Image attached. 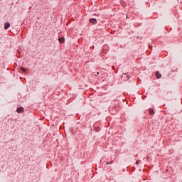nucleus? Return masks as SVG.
Segmentation results:
<instances>
[{
    "instance_id": "nucleus-1",
    "label": "nucleus",
    "mask_w": 182,
    "mask_h": 182,
    "mask_svg": "<svg viewBox=\"0 0 182 182\" xmlns=\"http://www.w3.org/2000/svg\"><path fill=\"white\" fill-rule=\"evenodd\" d=\"M90 22H91L92 25H96L97 23V20H96V18H91L90 19Z\"/></svg>"
},
{
    "instance_id": "nucleus-2",
    "label": "nucleus",
    "mask_w": 182,
    "mask_h": 182,
    "mask_svg": "<svg viewBox=\"0 0 182 182\" xmlns=\"http://www.w3.org/2000/svg\"><path fill=\"white\" fill-rule=\"evenodd\" d=\"M11 26V23H9V22H6L5 24H4V29L7 30V29H9V27Z\"/></svg>"
},
{
    "instance_id": "nucleus-3",
    "label": "nucleus",
    "mask_w": 182,
    "mask_h": 182,
    "mask_svg": "<svg viewBox=\"0 0 182 182\" xmlns=\"http://www.w3.org/2000/svg\"><path fill=\"white\" fill-rule=\"evenodd\" d=\"M24 110L25 109H23V107H19L18 109H16V112L17 113H23Z\"/></svg>"
},
{
    "instance_id": "nucleus-4",
    "label": "nucleus",
    "mask_w": 182,
    "mask_h": 182,
    "mask_svg": "<svg viewBox=\"0 0 182 182\" xmlns=\"http://www.w3.org/2000/svg\"><path fill=\"white\" fill-rule=\"evenodd\" d=\"M20 69L21 72H23V73H27L28 72V70L23 67H21Z\"/></svg>"
},
{
    "instance_id": "nucleus-5",
    "label": "nucleus",
    "mask_w": 182,
    "mask_h": 182,
    "mask_svg": "<svg viewBox=\"0 0 182 182\" xmlns=\"http://www.w3.org/2000/svg\"><path fill=\"white\" fill-rule=\"evenodd\" d=\"M156 76L157 77V79H160V77H161V74L160 73H159V71L156 72Z\"/></svg>"
},
{
    "instance_id": "nucleus-6",
    "label": "nucleus",
    "mask_w": 182,
    "mask_h": 182,
    "mask_svg": "<svg viewBox=\"0 0 182 182\" xmlns=\"http://www.w3.org/2000/svg\"><path fill=\"white\" fill-rule=\"evenodd\" d=\"M59 42H60V43H63V42H65V38H60Z\"/></svg>"
},
{
    "instance_id": "nucleus-7",
    "label": "nucleus",
    "mask_w": 182,
    "mask_h": 182,
    "mask_svg": "<svg viewBox=\"0 0 182 182\" xmlns=\"http://www.w3.org/2000/svg\"><path fill=\"white\" fill-rule=\"evenodd\" d=\"M149 114H154V111L152 109H149Z\"/></svg>"
},
{
    "instance_id": "nucleus-8",
    "label": "nucleus",
    "mask_w": 182,
    "mask_h": 182,
    "mask_svg": "<svg viewBox=\"0 0 182 182\" xmlns=\"http://www.w3.org/2000/svg\"><path fill=\"white\" fill-rule=\"evenodd\" d=\"M140 163V161L139 160H137L136 161V164H139Z\"/></svg>"
},
{
    "instance_id": "nucleus-9",
    "label": "nucleus",
    "mask_w": 182,
    "mask_h": 182,
    "mask_svg": "<svg viewBox=\"0 0 182 182\" xmlns=\"http://www.w3.org/2000/svg\"><path fill=\"white\" fill-rule=\"evenodd\" d=\"M107 164H112V161L107 162Z\"/></svg>"
},
{
    "instance_id": "nucleus-10",
    "label": "nucleus",
    "mask_w": 182,
    "mask_h": 182,
    "mask_svg": "<svg viewBox=\"0 0 182 182\" xmlns=\"http://www.w3.org/2000/svg\"><path fill=\"white\" fill-rule=\"evenodd\" d=\"M97 75H99V72H97V74L95 75V76H97Z\"/></svg>"
},
{
    "instance_id": "nucleus-11",
    "label": "nucleus",
    "mask_w": 182,
    "mask_h": 182,
    "mask_svg": "<svg viewBox=\"0 0 182 182\" xmlns=\"http://www.w3.org/2000/svg\"><path fill=\"white\" fill-rule=\"evenodd\" d=\"M127 79H129V75H127Z\"/></svg>"
}]
</instances>
